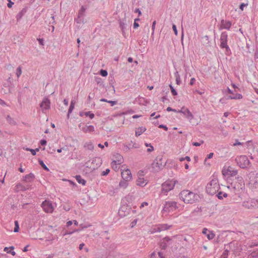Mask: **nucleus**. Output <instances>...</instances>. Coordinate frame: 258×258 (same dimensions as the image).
<instances>
[{
    "label": "nucleus",
    "mask_w": 258,
    "mask_h": 258,
    "mask_svg": "<svg viewBox=\"0 0 258 258\" xmlns=\"http://www.w3.org/2000/svg\"><path fill=\"white\" fill-rule=\"evenodd\" d=\"M179 197L185 203L192 204L197 202L199 196L188 190H183L179 194Z\"/></svg>",
    "instance_id": "obj_1"
},
{
    "label": "nucleus",
    "mask_w": 258,
    "mask_h": 258,
    "mask_svg": "<svg viewBox=\"0 0 258 258\" xmlns=\"http://www.w3.org/2000/svg\"><path fill=\"white\" fill-rule=\"evenodd\" d=\"M220 189L218 180L217 179H212L210 183H208L206 186L207 192L211 195H214Z\"/></svg>",
    "instance_id": "obj_2"
},
{
    "label": "nucleus",
    "mask_w": 258,
    "mask_h": 258,
    "mask_svg": "<svg viewBox=\"0 0 258 258\" xmlns=\"http://www.w3.org/2000/svg\"><path fill=\"white\" fill-rule=\"evenodd\" d=\"M227 37L228 35L226 32H223L220 36V47L221 48H225V53L229 54L231 53V50L227 45Z\"/></svg>",
    "instance_id": "obj_3"
},
{
    "label": "nucleus",
    "mask_w": 258,
    "mask_h": 258,
    "mask_svg": "<svg viewBox=\"0 0 258 258\" xmlns=\"http://www.w3.org/2000/svg\"><path fill=\"white\" fill-rule=\"evenodd\" d=\"M236 161L239 166L241 168H246L250 163L247 157L245 155L237 157L236 158Z\"/></svg>",
    "instance_id": "obj_4"
},
{
    "label": "nucleus",
    "mask_w": 258,
    "mask_h": 258,
    "mask_svg": "<svg viewBox=\"0 0 258 258\" xmlns=\"http://www.w3.org/2000/svg\"><path fill=\"white\" fill-rule=\"evenodd\" d=\"M162 158L161 156H157L155 160L152 164V171L154 172H158L162 168V167L165 165H162V163L161 162Z\"/></svg>",
    "instance_id": "obj_5"
},
{
    "label": "nucleus",
    "mask_w": 258,
    "mask_h": 258,
    "mask_svg": "<svg viewBox=\"0 0 258 258\" xmlns=\"http://www.w3.org/2000/svg\"><path fill=\"white\" fill-rule=\"evenodd\" d=\"M249 184L255 186L258 185V172L253 171L250 172L247 175Z\"/></svg>",
    "instance_id": "obj_6"
},
{
    "label": "nucleus",
    "mask_w": 258,
    "mask_h": 258,
    "mask_svg": "<svg viewBox=\"0 0 258 258\" xmlns=\"http://www.w3.org/2000/svg\"><path fill=\"white\" fill-rule=\"evenodd\" d=\"M41 207L46 213H52L54 211V207L49 200L44 201L41 204Z\"/></svg>",
    "instance_id": "obj_7"
},
{
    "label": "nucleus",
    "mask_w": 258,
    "mask_h": 258,
    "mask_svg": "<svg viewBox=\"0 0 258 258\" xmlns=\"http://www.w3.org/2000/svg\"><path fill=\"white\" fill-rule=\"evenodd\" d=\"M175 182L172 180H167L162 184V191L165 192H168L174 187Z\"/></svg>",
    "instance_id": "obj_8"
},
{
    "label": "nucleus",
    "mask_w": 258,
    "mask_h": 258,
    "mask_svg": "<svg viewBox=\"0 0 258 258\" xmlns=\"http://www.w3.org/2000/svg\"><path fill=\"white\" fill-rule=\"evenodd\" d=\"M39 106L42 112L48 110L50 108V101L49 98L47 97H44L42 102L39 104Z\"/></svg>",
    "instance_id": "obj_9"
},
{
    "label": "nucleus",
    "mask_w": 258,
    "mask_h": 258,
    "mask_svg": "<svg viewBox=\"0 0 258 258\" xmlns=\"http://www.w3.org/2000/svg\"><path fill=\"white\" fill-rule=\"evenodd\" d=\"M175 202H166L164 205L163 211L165 212H169L176 209L177 207Z\"/></svg>",
    "instance_id": "obj_10"
},
{
    "label": "nucleus",
    "mask_w": 258,
    "mask_h": 258,
    "mask_svg": "<svg viewBox=\"0 0 258 258\" xmlns=\"http://www.w3.org/2000/svg\"><path fill=\"white\" fill-rule=\"evenodd\" d=\"M121 170H122L121 172V177L123 180H129L132 178L131 172L128 169L126 170L121 169Z\"/></svg>",
    "instance_id": "obj_11"
},
{
    "label": "nucleus",
    "mask_w": 258,
    "mask_h": 258,
    "mask_svg": "<svg viewBox=\"0 0 258 258\" xmlns=\"http://www.w3.org/2000/svg\"><path fill=\"white\" fill-rule=\"evenodd\" d=\"M244 183H242V184H240V182H238L235 184V186L233 188V192L235 195H238L241 192L243 189L244 188Z\"/></svg>",
    "instance_id": "obj_12"
},
{
    "label": "nucleus",
    "mask_w": 258,
    "mask_h": 258,
    "mask_svg": "<svg viewBox=\"0 0 258 258\" xmlns=\"http://www.w3.org/2000/svg\"><path fill=\"white\" fill-rule=\"evenodd\" d=\"M114 165H120L123 162V158L122 155L118 153L114 154Z\"/></svg>",
    "instance_id": "obj_13"
},
{
    "label": "nucleus",
    "mask_w": 258,
    "mask_h": 258,
    "mask_svg": "<svg viewBox=\"0 0 258 258\" xmlns=\"http://www.w3.org/2000/svg\"><path fill=\"white\" fill-rule=\"evenodd\" d=\"M171 240V239L168 236L163 238L159 243L160 247L162 249H165L167 247V242Z\"/></svg>",
    "instance_id": "obj_14"
},
{
    "label": "nucleus",
    "mask_w": 258,
    "mask_h": 258,
    "mask_svg": "<svg viewBox=\"0 0 258 258\" xmlns=\"http://www.w3.org/2000/svg\"><path fill=\"white\" fill-rule=\"evenodd\" d=\"M35 178L34 174L32 173H30L23 176L22 181L26 182H31L34 180Z\"/></svg>",
    "instance_id": "obj_15"
},
{
    "label": "nucleus",
    "mask_w": 258,
    "mask_h": 258,
    "mask_svg": "<svg viewBox=\"0 0 258 258\" xmlns=\"http://www.w3.org/2000/svg\"><path fill=\"white\" fill-rule=\"evenodd\" d=\"M230 167H229L226 170H222V173L224 176H226L227 175H229L230 176H234L237 174V170H231L230 169Z\"/></svg>",
    "instance_id": "obj_16"
},
{
    "label": "nucleus",
    "mask_w": 258,
    "mask_h": 258,
    "mask_svg": "<svg viewBox=\"0 0 258 258\" xmlns=\"http://www.w3.org/2000/svg\"><path fill=\"white\" fill-rule=\"evenodd\" d=\"M126 20L125 19H124L123 20H119V28H120L122 35L125 37V32L124 30L127 27V24L125 23Z\"/></svg>",
    "instance_id": "obj_17"
},
{
    "label": "nucleus",
    "mask_w": 258,
    "mask_h": 258,
    "mask_svg": "<svg viewBox=\"0 0 258 258\" xmlns=\"http://www.w3.org/2000/svg\"><path fill=\"white\" fill-rule=\"evenodd\" d=\"M92 163L96 165L95 166L93 167L94 169L97 168L102 164V159L99 157H95L93 159Z\"/></svg>",
    "instance_id": "obj_18"
},
{
    "label": "nucleus",
    "mask_w": 258,
    "mask_h": 258,
    "mask_svg": "<svg viewBox=\"0 0 258 258\" xmlns=\"http://www.w3.org/2000/svg\"><path fill=\"white\" fill-rule=\"evenodd\" d=\"M231 26V23L229 21H224L222 20L221 22V28L226 29L229 30Z\"/></svg>",
    "instance_id": "obj_19"
},
{
    "label": "nucleus",
    "mask_w": 258,
    "mask_h": 258,
    "mask_svg": "<svg viewBox=\"0 0 258 258\" xmlns=\"http://www.w3.org/2000/svg\"><path fill=\"white\" fill-rule=\"evenodd\" d=\"M28 7L25 6L23 9L16 15V19L17 21H19L22 17L28 11Z\"/></svg>",
    "instance_id": "obj_20"
},
{
    "label": "nucleus",
    "mask_w": 258,
    "mask_h": 258,
    "mask_svg": "<svg viewBox=\"0 0 258 258\" xmlns=\"http://www.w3.org/2000/svg\"><path fill=\"white\" fill-rule=\"evenodd\" d=\"M171 227V225L168 226L167 224H161L156 228V231L160 232L163 230L169 229Z\"/></svg>",
    "instance_id": "obj_21"
},
{
    "label": "nucleus",
    "mask_w": 258,
    "mask_h": 258,
    "mask_svg": "<svg viewBox=\"0 0 258 258\" xmlns=\"http://www.w3.org/2000/svg\"><path fill=\"white\" fill-rule=\"evenodd\" d=\"M127 210V208L126 206H123V207H121L118 211V213H119V215L121 217L125 216L126 215L125 212H126L127 214H128V213L127 211H126Z\"/></svg>",
    "instance_id": "obj_22"
},
{
    "label": "nucleus",
    "mask_w": 258,
    "mask_h": 258,
    "mask_svg": "<svg viewBox=\"0 0 258 258\" xmlns=\"http://www.w3.org/2000/svg\"><path fill=\"white\" fill-rule=\"evenodd\" d=\"M76 180L79 184H81L83 185H85L86 183V181L82 178V176L80 175H76L75 176Z\"/></svg>",
    "instance_id": "obj_23"
},
{
    "label": "nucleus",
    "mask_w": 258,
    "mask_h": 258,
    "mask_svg": "<svg viewBox=\"0 0 258 258\" xmlns=\"http://www.w3.org/2000/svg\"><path fill=\"white\" fill-rule=\"evenodd\" d=\"M146 128L145 127H139L137 128L135 132V135L136 137L140 136L143 133L145 132Z\"/></svg>",
    "instance_id": "obj_24"
},
{
    "label": "nucleus",
    "mask_w": 258,
    "mask_h": 258,
    "mask_svg": "<svg viewBox=\"0 0 258 258\" xmlns=\"http://www.w3.org/2000/svg\"><path fill=\"white\" fill-rule=\"evenodd\" d=\"M242 98V96L241 94L239 93H234L227 97V99H241Z\"/></svg>",
    "instance_id": "obj_25"
},
{
    "label": "nucleus",
    "mask_w": 258,
    "mask_h": 258,
    "mask_svg": "<svg viewBox=\"0 0 258 258\" xmlns=\"http://www.w3.org/2000/svg\"><path fill=\"white\" fill-rule=\"evenodd\" d=\"M82 130L84 133L89 132L91 133L94 131V127L93 125H89L84 127L82 128Z\"/></svg>",
    "instance_id": "obj_26"
},
{
    "label": "nucleus",
    "mask_w": 258,
    "mask_h": 258,
    "mask_svg": "<svg viewBox=\"0 0 258 258\" xmlns=\"http://www.w3.org/2000/svg\"><path fill=\"white\" fill-rule=\"evenodd\" d=\"M17 191H25L26 190V186L23 185L22 183H17L16 185Z\"/></svg>",
    "instance_id": "obj_27"
},
{
    "label": "nucleus",
    "mask_w": 258,
    "mask_h": 258,
    "mask_svg": "<svg viewBox=\"0 0 258 258\" xmlns=\"http://www.w3.org/2000/svg\"><path fill=\"white\" fill-rule=\"evenodd\" d=\"M84 147L91 151L94 149V146L91 142H86L84 145Z\"/></svg>",
    "instance_id": "obj_28"
},
{
    "label": "nucleus",
    "mask_w": 258,
    "mask_h": 258,
    "mask_svg": "<svg viewBox=\"0 0 258 258\" xmlns=\"http://www.w3.org/2000/svg\"><path fill=\"white\" fill-rule=\"evenodd\" d=\"M186 114H184L186 116V117L189 119V120H191L194 118V115L191 113V112L189 110L188 108L185 109V112Z\"/></svg>",
    "instance_id": "obj_29"
},
{
    "label": "nucleus",
    "mask_w": 258,
    "mask_h": 258,
    "mask_svg": "<svg viewBox=\"0 0 258 258\" xmlns=\"http://www.w3.org/2000/svg\"><path fill=\"white\" fill-rule=\"evenodd\" d=\"M75 22H76L77 24H84V17L78 15L77 18H75Z\"/></svg>",
    "instance_id": "obj_30"
},
{
    "label": "nucleus",
    "mask_w": 258,
    "mask_h": 258,
    "mask_svg": "<svg viewBox=\"0 0 258 258\" xmlns=\"http://www.w3.org/2000/svg\"><path fill=\"white\" fill-rule=\"evenodd\" d=\"M38 163L41 166V167L43 168V169L44 170L46 171H49V168L45 165L42 159H38Z\"/></svg>",
    "instance_id": "obj_31"
},
{
    "label": "nucleus",
    "mask_w": 258,
    "mask_h": 258,
    "mask_svg": "<svg viewBox=\"0 0 258 258\" xmlns=\"http://www.w3.org/2000/svg\"><path fill=\"white\" fill-rule=\"evenodd\" d=\"M87 9V8L84 6H82L80 9V10L78 12V15L82 17H84L85 15V12Z\"/></svg>",
    "instance_id": "obj_32"
},
{
    "label": "nucleus",
    "mask_w": 258,
    "mask_h": 258,
    "mask_svg": "<svg viewBox=\"0 0 258 258\" xmlns=\"http://www.w3.org/2000/svg\"><path fill=\"white\" fill-rule=\"evenodd\" d=\"M145 180L143 178H141L139 177L137 181V185L141 186H144L146 184V183H145Z\"/></svg>",
    "instance_id": "obj_33"
},
{
    "label": "nucleus",
    "mask_w": 258,
    "mask_h": 258,
    "mask_svg": "<svg viewBox=\"0 0 258 258\" xmlns=\"http://www.w3.org/2000/svg\"><path fill=\"white\" fill-rule=\"evenodd\" d=\"M243 206L248 209H250L253 207H256L255 205H253L250 203V202H244L243 204Z\"/></svg>",
    "instance_id": "obj_34"
},
{
    "label": "nucleus",
    "mask_w": 258,
    "mask_h": 258,
    "mask_svg": "<svg viewBox=\"0 0 258 258\" xmlns=\"http://www.w3.org/2000/svg\"><path fill=\"white\" fill-rule=\"evenodd\" d=\"M128 181V180H124L123 179V180H121L119 183V187H122L123 188L126 187L128 185V183H127Z\"/></svg>",
    "instance_id": "obj_35"
},
{
    "label": "nucleus",
    "mask_w": 258,
    "mask_h": 258,
    "mask_svg": "<svg viewBox=\"0 0 258 258\" xmlns=\"http://www.w3.org/2000/svg\"><path fill=\"white\" fill-rule=\"evenodd\" d=\"M100 234L103 237H104L106 239L108 240L110 238V236H108V231H102Z\"/></svg>",
    "instance_id": "obj_36"
},
{
    "label": "nucleus",
    "mask_w": 258,
    "mask_h": 258,
    "mask_svg": "<svg viewBox=\"0 0 258 258\" xmlns=\"http://www.w3.org/2000/svg\"><path fill=\"white\" fill-rule=\"evenodd\" d=\"M15 227L14 229V232H18L20 230L19 224L17 220L14 221Z\"/></svg>",
    "instance_id": "obj_37"
},
{
    "label": "nucleus",
    "mask_w": 258,
    "mask_h": 258,
    "mask_svg": "<svg viewBox=\"0 0 258 258\" xmlns=\"http://www.w3.org/2000/svg\"><path fill=\"white\" fill-rule=\"evenodd\" d=\"M248 257V258H258V250L252 252Z\"/></svg>",
    "instance_id": "obj_38"
},
{
    "label": "nucleus",
    "mask_w": 258,
    "mask_h": 258,
    "mask_svg": "<svg viewBox=\"0 0 258 258\" xmlns=\"http://www.w3.org/2000/svg\"><path fill=\"white\" fill-rule=\"evenodd\" d=\"M7 120L11 124H14V125L16 124V121L9 115H7Z\"/></svg>",
    "instance_id": "obj_39"
},
{
    "label": "nucleus",
    "mask_w": 258,
    "mask_h": 258,
    "mask_svg": "<svg viewBox=\"0 0 258 258\" xmlns=\"http://www.w3.org/2000/svg\"><path fill=\"white\" fill-rule=\"evenodd\" d=\"M91 225L89 223H83L80 225V227L81 228V229H84L85 228H87L90 227Z\"/></svg>",
    "instance_id": "obj_40"
},
{
    "label": "nucleus",
    "mask_w": 258,
    "mask_h": 258,
    "mask_svg": "<svg viewBox=\"0 0 258 258\" xmlns=\"http://www.w3.org/2000/svg\"><path fill=\"white\" fill-rule=\"evenodd\" d=\"M84 115H86V116H89L91 119H93L95 116L94 114L90 111H87V112H85Z\"/></svg>",
    "instance_id": "obj_41"
},
{
    "label": "nucleus",
    "mask_w": 258,
    "mask_h": 258,
    "mask_svg": "<svg viewBox=\"0 0 258 258\" xmlns=\"http://www.w3.org/2000/svg\"><path fill=\"white\" fill-rule=\"evenodd\" d=\"M99 74L102 77H106L108 75V72L106 70L101 69L99 71Z\"/></svg>",
    "instance_id": "obj_42"
},
{
    "label": "nucleus",
    "mask_w": 258,
    "mask_h": 258,
    "mask_svg": "<svg viewBox=\"0 0 258 258\" xmlns=\"http://www.w3.org/2000/svg\"><path fill=\"white\" fill-rule=\"evenodd\" d=\"M145 145L146 147H150V148H148L147 150L148 152H151L154 151V147L151 145V144L145 143Z\"/></svg>",
    "instance_id": "obj_43"
},
{
    "label": "nucleus",
    "mask_w": 258,
    "mask_h": 258,
    "mask_svg": "<svg viewBox=\"0 0 258 258\" xmlns=\"http://www.w3.org/2000/svg\"><path fill=\"white\" fill-rule=\"evenodd\" d=\"M74 107H75L74 106L70 105V107H69V110H68V114H67V118H69L70 115L72 112V111H73V110L74 109Z\"/></svg>",
    "instance_id": "obj_44"
},
{
    "label": "nucleus",
    "mask_w": 258,
    "mask_h": 258,
    "mask_svg": "<svg viewBox=\"0 0 258 258\" xmlns=\"http://www.w3.org/2000/svg\"><path fill=\"white\" fill-rule=\"evenodd\" d=\"M95 80L97 84H99L100 86L102 84L103 81L101 78L98 77H95Z\"/></svg>",
    "instance_id": "obj_45"
},
{
    "label": "nucleus",
    "mask_w": 258,
    "mask_h": 258,
    "mask_svg": "<svg viewBox=\"0 0 258 258\" xmlns=\"http://www.w3.org/2000/svg\"><path fill=\"white\" fill-rule=\"evenodd\" d=\"M169 87L170 88L171 92V93H172V95H173V96L177 95V93L176 90L173 88V87L172 86L171 84L169 85Z\"/></svg>",
    "instance_id": "obj_46"
},
{
    "label": "nucleus",
    "mask_w": 258,
    "mask_h": 258,
    "mask_svg": "<svg viewBox=\"0 0 258 258\" xmlns=\"http://www.w3.org/2000/svg\"><path fill=\"white\" fill-rule=\"evenodd\" d=\"M9 250V247H5L4 249V250L5 251H7V252L8 253H11L12 255H13L14 256L16 255V252L14 251H12L11 249H10V250Z\"/></svg>",
    "instance_id": "obj_47"
},
{
    "label": "nucleus",
    "mask_w": 258,
    "mask_h": 258,
    "mask_svg": "<svg viewBox=\"0 0 258 258\" xmlns=\"http://www.w3.org/2000/svg\"><path fill=\"white\" fill-rule=\"evenodd\" d=\"M229 253V250L227 249H226L224 251L222 254L221 255L220 258H227L228 255Z\"/></svg>",
    "instance_id": "obj_48"
},
{
    "label": "nucleus",
    "mask_w": 258,
    "mask_h": 258,
    "mask_svg": "<svg viewBox=\"0 0 258 258\" xmlns=\"http://www.w3.org/2000/svg\"><path fill=\"white\" fill-rule=\"evenodd\" d=\"M210 233L207 234V236L209 240H211L214 238L215 236V234L213 233V231H209Z\"/></svg>",
    "instance_id": "obj_49"
},
{
    "label": "nucleus",
    "mask_w": 258,
    "mask_h": 258,
    "mask_svg": "<svg viewBox=\"0 0 258 258\" xmlns=\"http://www.w3.org/2000/svg\"><path fill=\"white\" fill-rule=\"evenodd\" d=\"M110 171V170L109 169L107 168L105 170L102 172V173H101V176H106L107 175H108L109 174Z\"/></svg>",
    "instance_id": "obj_50"
},
{
    "label": "nucleus",
    "mask_w": 258,
    "mask_h": 258,
    "mask_svg": "<svg viewBox=\"0 0 258 258\" xmlns=\"http://www.w3.org/2000/svg\"><path fill=\"white\" fill-rule=\"evenodd\" d=\"M204 141L203 140H201L200 141V142H192V145L194 146H200L201 144H203L204 143Z\"/></svg>",
    "instance_id": "obj_51"
},
{
    "label": "nucleus",
    "mask_w": 258,
    "mask_h": 258,
    "mask_svg": "<svg viewBox=\"0 0 258 258\" xmlns=\"http://www.w3.org/2000/svg\"><path fill=\"white\" fill-rule=\"evenodd\" d=\"M213 155H214L213 153H211L207 155V157L206 158V159H205V161H204L205 164H206L207 159L212 158L213 156Z\"/></svg>",
    "instance_id": "obj_52"
},
{
    "label": "nucleus",
    "mask_w": 258,
    "mask_h": 258,
    "mask_svg": "<svg viewBox=\"0 0 258 258\" xmlns=\"http://www.w3.org/2000/svg\"><path fill=\"white\" fill-rule=\"evenodd\" d=\"M22 73L21 69L20 67H19L16 70V75L18 77H19Z\"/></svg>",
    "instance_id": "obj_53"
},
{
    "label": "nucleus",
    "mask_w": 258,
    "mask_h": 258,
    "mask_svg": "<svg viewBox=\"0 0 258 258\" xmlns=\"http://www.w3.org/2000/svg\"><path fill=\"white\" fill-rule=\"evenodd\" d=\"M250 203H251L253 205H256V207H258V200H257L252 199L250 201Z\"/></svg>",
    "instance_id": "obj_54"
},
{
    "label": "nucleus",
    "mask_w": 258,
    "mask_h": 258,
    "mask_svg": "<svg viewBox=\"0 0 258 258\" xmlns=\"http://www.w3.org/2000/svg\"><path fill=\"white\" fill-rule=\"evenodd\" d=\"M8 3L7 4V6L9 8H11L13 5H14V3L12 2L11 0H7Z\"/></svg>",
    "instance_id": "obj_55"
},
{
    "label": "nucleus",
    "mask_w": 258,
    "mask_h": 258,
    "mask_svg": "<svg viewBox=\"0 0 258 258\" xmlns=\"http://www.w3.org/2000/svg\"><path fill=\"white\" fill-rule=\"evenodd\" d=\"M46 144L47 141L45 139H43L40 141V144L42 146H45Z\"/></svg>",
    "instance_id": "obj_56"
},
{
    "label": "nucleus",
    "mask_w": 258,
    "mask_h": 258,
    "mask_svg": "<svg viewBox=\"0 0 258 258\" xmlns=\"http://www.w3.org/2000/svg\"><path fill=\"white\" fill-rule=\"evenodd\" d=\"M37 41H38V43L40 45L43 46L44 45V39L43 38H37Z\"/></svg>",
    "instance_id": "obj_57"
},
{
    "label": "nucleus",
    "mask_w": 258,
    "mask_h": 258,
    "mask_svg": "<svg viewBox=\"0 0 258 258\" xmlns=\"http://www.w3.org/2000/svg\"><path fill=\"white\" fill-rule=\"evenodd\" d=\"M236 179L238 181V182H240V184H242V183H244L243 179L241 176H238L236 177Z\"/></svg>",
    "instance_id": "obj_58"
},
{
    "label": "nucleus",
    "mask_w": 258,
    "mask_h": 258,
    "mask_svg": "<svg viewBox=\"0 0 258 258\" xmlns=\"http://www.w3.org/2000/svg\"><path fill=\"white\" fill-rule=\"evenodd\" d=\"M185 108L184 106H183L181 109L180 110H179L178 111H177L176 112H179V113H183V114H185L186 113L185 112Z\"/></svg>",
    "instance_id": "obj_59"
},
{
    "label": "nucleus",
    "mask_w": 258,
    "mask_h": 258,
    "mask_svg": "<svg viewBox=\"0 0 258 258\" xmlns=\"http://www.w3.org/2000/svg\"><path fill=\"white\" fill-rule=\"evenodd\" d=\"M172 29H173V30L175 34L176 35H177V33H178L177 30L176 25L174 24H173V25H172Z\"/></svg>",
    "instance_id": "obj_60"
},
{
    "label": "nucleus",
    "mask_w": 258,
    "mask_h": 258,
    "mask_svg": "<svg viewBox=\"0 0 258 258\" xmlns=\"http://www.w3.org/2000/svg\"><path fill=\"white\" fill-rule=\"evenodd\" d=\"M159 127L160 128H163L166 131H167L168 130V127L166 125L160 124V125H159Z\"/></svg>",
    "instance_id": "obj_61"
},
{
    "label": "nucleus",
    "mask_w": 258,
    "mask_h": 258,
    "mask_svg": "<svg viewBox=\"0 0 258 258\" xmlns=\"http://www.w3.org/2000/svg\"><path fill=\"white\" fill-rule=\"evenodd\" d=\"M222 194H223V192L220 191L217 195V197L219 200L223 199V197H222V196H221Z\"/></svg>",
    "instance_id": "obj_62"
},
{
    "label": "nucleus",
    "mask_w": 258,
    "mask_h": 258,
    "mask_svg": "<svg viewBox=\"0 0 258 258\" xmlns=\"http://www.w3.org/2000/svg\"><path fill=\"white\" fill-rule=\"evenodd\" d=\"M137 221L138 220L137 219H135L131 223V228H133L135 226V225H136V224H137Z\"/></svg>",
    "instance_id": "obj_63"
},
{
    "label": "nucleus",
    "mask_w": 258,
    "mask_h": 258,
    "mask_svg": "<svg viewBox=\"0 0 258 258\" xmlns=\"http://www.w3.org/2000/svg\"><path fill=\"white\" fill-rule=\"evenodd\" d=\"M254 57L255 60L258 59V49H256L255 52L254 53Z\"/></svg>",
    "instance_id": "obj_64"
}]
</instances>
